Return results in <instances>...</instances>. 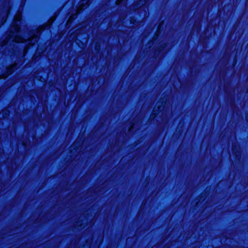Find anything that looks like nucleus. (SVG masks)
I'll list each match as a JSON object with an SVG mask.
<instances>
[{"label": "nucleus", "instance_id": "1", "mask_svg": "<svg viewBox=\"0 0 248 248\" xmlns=\"http://www.w3.org/2000/svg\"><path fill=\"white\" fill-rule=\"evenodd\" d=\"M14 41L17 43H23L25 42V40L24 39L18 36L15 37Z\"/></svg>", "mask_w": 248, "mask_h": 248}, {"label": "nucleus", "instance_id": "2", "mask_svg": "<svg viewBox=\"0 0 248 248\" xmlns=\"http://www.w3.org/2000/svg\"><path fill=\"white\" fill-rule=\"evenodd\" d=\"M85 0H83L82 1V3H81L78 8V13H79L80 11H82L84 8L86 7L85 5H84Z\"/></svg>", "mask_w": 248, "mask_h": 248}, {"label": "nucleus", "instance_id": "3", "mask_svg": "<svg viewBox=\"0 0 248 248\" xmlns=\"http://www.w3.org/2000/svg\"><path fill=\"white\" fill-rule=\"evenodd\" d=\"M21 18V15L20 13H18L14 17V19L16 21H19Z\"/></svg>", "mask_w": 248, "mask_h": 248}, {"label": "nucleus", "instance_id": "4", "mask_svg": "<svg viewBox=\"0 0 248 248\" xmlns=\"http://www.w3.org/2000/svg\"><path fill=\"white\" fill-rule=\"evenodd\" d=\"M33 40H34V42H36L37 38H36V37H33L32 38L29 39V41H33Z\"/></svg>", "mask_w": 248, "mask_h": 248}, {"label": "nucleus", "instance_id": "5", "mask_svg": "<svg viewBox=\"0 0 248 248\" xmlns=\"http://www.w3.org/2000/svg\"><path fill=\"white\" fill-rule=\"evenodd\" d=\"M16 31H17L19 30V27L17 25H16L15 29Z\"/></svg>", "mask_w": 248, "mask_h": 248}, {"label": "nucleus", "instance_id": "6", "mask_svg": "<svg viewBox=\"0 0 248 248\" xmlns=\"http://www.w3.org/2000/svg\"><path fill=\"white\" fill-rule=\"evenodd\" d=\"M11 74V73H10L9 74V75H10V74ZM8 75H9V74H8V75H7L6 76H5L4 78H6L8 76Z\"/></svg>", "mask_w": 248, "mask_h": 248}]
</instances>
